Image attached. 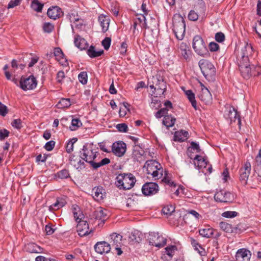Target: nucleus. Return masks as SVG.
I'll return each mask as SVG.
<instances>
[{
	"instance_id": "obj_38",
	"label": "nucleus",
	"mask_w": 261,
	"mask_h": 261,
	"mask_svg": "<svg viewBox=\"0 0 261 261\" xmlns=\"http://www.w3.org/2000/svg\"><path fill=\"white\" fill-rule=\"evenodd\" d=\"M200 236L205 238H211L213 234V229L211 228H202L199 230Z\"/></svg>"
},
{
	"instance_id": "obj_36",
	"label": "nucleus",
	"mask_w": 261,
	"mask_h": 261,
	"mask_svg": "<svg viewBox=\"0 0 261 261\" xmlns=\"http://www.w3.org/2000/svg\"><path fill=\"white\" fill-rule=\"evenodd\" d=\"M87 53L90 58H94L99 57L102 55L103 54V50H100L99 51H96L94 46L91 45L87 50Z\"/></svg>"
},
{
	"instance_id": "obj_55",
	"label": "nucleus",
	"mask_w": 261,
	"mask_h": 261,
	"mask_svg": "<svg viewBox=\"0 0 261 261\" xmlns=\"http://www.w3.org/2000/svg\"><path fill=\"white\" fill-rule=\"evenodd\" d=\"M10 132L5 128L0 129V140L3 141L9 136Z\"/></svg>"
},
{
	"instance_id": "obj_48",
	"label": "nucleus",
	"mask_w": 261,
	"mask_h": 261,
	"mask_svg": "<svg viewBox=\"0 0 261 261\" xmlns=\"http://www.w3.org/2000/svg\"><path fill=\"white\" fill-rule=\"evenodd\" d=\"M70 20L71 22H73L74 23H75L76 22H80L79 24H75V25L78 27L79 25L82 26L83 24V21L79 17V16L76 15H75L74 14H71V15H70Z\"/></svg>"
},
{
	"instance_id": "obj_5",
	"label": "nucleus",
	"mask_w": 261,
	"mask_h": 261,
	"mask_svg": "<svg viewBox=\"0 0 261 261\" xmlns=\"http://www.w3.org/2000/svg\"><path fill=\"white\" fill-rule=\"evenodd\" d=\"M147 167V174H151L155 179H159L163 175V170L161 169V165L155 161H148L145 163Z\"/></svg>"
},
{
	"instance_id": "obj_24",
	"label": "nucleus",
	"mask_w": 261,
	"mask_h": 261,
	"mask_svg": "<svg viewBox=\"0 0 261 261\" xmlns=\"http://www.w3.org/2000/svg\"><path fill=\"white\" fill-rule=\"evenodd\" d=\"M179 51L182 57L187 61H189L191 55V51L186 43L181 42L179 46Z\"/></svg>"
},
{
	"instance_id": "obj_27",
	"label": "nucleus",
	"mask_w": 261,
	"mask_h": 261,
	"mask_svg": "<svg viewBox=\"0 0 261 261\" xmlns=\"http://www.w3.org/2000/svg\"><path fill=\"white\" fill-rule=\"evenodd\" d=\"M74 43L75 45L81 50L86 49L88 45L86 40L79 35L75 36Z\"/></svg>"
},
{
	"instance_id": "obj_4",
	"label": "nucleus",
	"mask_w": 261,
	"mask_h": 261,
	"mask_svg": "<svg viewBox=\"0 0 261 261\" xmlns=\"http://www.w3.org/2000/svg\"><path fill=\"white\" fill-rule=\"evenodd\" d=\"M201 71L206 79L212 77L215 75L216 69L214 65L210 61L201 59L198 62Z\"/></svg>"
},
{
	"instance_id": "obj_15",
	"label": "nucleus",
	"mask_w": 261,
	"mask_h": 261,
	"mask_svg": "<svg viewBox=\"0 0 261 261\" xmlns=\"http://www.w3.org/2000/svg\"><path fill=\"white\" fill-rule=\"evenodd\" d=\"M159 191V186L155 182H146L142 188L143 194L145 196L156 194Z\"/></svg>"
},
{
	"instance_id": "obj_26",
	"label": "nucleus",
	"mask_w": 261,
	"mask_h": 261,
	"mask_svg": "<svg viewBox=\"0 0 261 261\" xmlns=\"http://www.w3.org/2000/svg\"><path fill=\"white\" fill-rule=\"evenodd\" d=\"M194 164L195 166L197 167L198 169L205 168L207 165L208 161L206 158L202 157L199 155H196L194 158Z\"/></svg>"
},
{
	"instance_id": "obj_50",
	"label": "nucleus",
	"mask_w": 261,
	"mask_h": 261,
	"mask_svg": "<svg viewBox=\"0 0 261 261\" xmlns=\"http://www.w3.org/2000/svg\"><path fill=\"white\" fill-rule=\"evenodd\" d=\"M238 213L235 211H225L222 214V216L226 218H232L236 217Z\"/></svg>"
},
{
	"instance_id": "obj_10",
	"label": "nucleus",
	"mask_w": 261,
	"mask_h": 261,
	"mask_svg": "<svg viewBox=\"0 0 261 261\" xmlns=\"http://www.w3.org/2000/svg\"><path fill=\"white\" fill-rule=\"evenodd\" d=\"M20 86L24 91L32 90L36 88L37 81L33 75H30L27 78L22 76L20 81Z\"/></svg>"
},
{
	"instance_id": "obj_6",
	"label": "nucleus",
	"mask_w": 261,
	"mask_h": 261,
	"mask_svg": "<svg viewBox=\"0 0 261 261\" xmlns=\"http://www.w3.org/2000/svg\"><path fill=\"white\" fill-rule=\"evenodd\" d=\"M149 245L154 246L158 248L164 246L167 243V240L158 232H152L149 234L148 238Z\"/></svg>"
},
{
	"instance_id": "obj_21",
	"label": "nucleus",
	"mask_w": 261,
	"mask_h": 261,
	"mask_svg": "<svg viewBox=\"0 0 261 261\" xmlns=\"http://www.w3.org/2000/svg\"><path fill=\"white\" fill-rule=\"evenodd\" d=\"M47 14L50 18L55 20L61 17L63 13L59 7L53 6L48 9Z\"/></svg>"
},
{
	"instance_id": "obj_63",
	"label": "nucleus",
	"mask_w": 261,
	"mask_h": 261,
	"mask_svg": "<svg viewBox=\"0 0 261 261\" xmlns=\"http://www.w3.org/2000/svg\"><path fill=\"white\" fill-rule=\"evenodd\" d=\"M215 39L218 42H222L225 40V35L222 32L217 33L215 35Z\"/></svg>"
},
{
	"instance_id": "obj_41",
	"label": "nucleus",
	"mask_w": 261,
	"mask_h": 261,
	"mask_svg": "<svg viewBox=\"0 0 261 261\" xmlns=\"http://www.w3.org/2000/svg\"><path fill=\"white\" fill-rule=\"evenodd\" d=\"M71 105L70 99L62 98L57 104V107L59 109H63L69 107Z\"/></svg>"
},
{
	"instance_id": "obj_64",
	"label": "nucleus",
	"mask_w": 261,
	"mask_h": 261,
	"mask_svg": "<svg viewBox=\"0 0 261 261\" xmlns=\"http://www.w3.org/2000/svg\"><path fill=\"white\" fill-rule=\"evenodd\" d=\"M22 0H12L11 1L8 5V8H13L16 6H17L20 5V3L21 2Z\"/></svg>"
},
{
	"instance_id": "obj_42",
	"label": "nucleus",
	"mask_w": 261,
	"mask_h": 261,
	"mask_svg": "<svg viewBox=\"0 0 261 261\" xmlns=\"http://www.w3.org/2000/svg\"><path fill=\"white\" fill-rule=\"evenodd\" d=\"M220 228L226 232H231L232 231L231 225L225 222H221L219 223Z\"/></svg>"
},
{
	"instance_id": "obj_52",
	"label": "nucleus",
	"mask_w": 261,
	"mask_h": 261,
	"mask_svg": "<svg viewBox=\"0 0 261 261\" xmlns=\"http://www.w3.org/2000/svg\"><path fill=\"white\" fill-rule=\"evenodd\" d=\"M11 125L13 127L19 129L22 127V121L20 119H14L12 121Z\"/></svg>"
},
{
	"instance_id": "obj_31",
	"label": "nucleus",
	"mask_w": 261,
	"mask_h": 261,
	"mask_svg": "<svg viewBox=\"0 0 261 261\" xmlns=\"http://www.w3.org/2000/svg\"><path fill=\"white\" fill-rule=\"evenodd\" d=\"M66 204V202L65 199L62 198H57L56 202L49 206V210L50 211L58 210L65 206Z\"/></svg>"
},
{
	"instance_id": "obj_51",
	"label": "nucleus",
	"mask_w": 261,
	"mask_h": 261,
	"mask_svg": "<svg viewBox=\"0 0 261 261\" xmlns=\"http://www.w3.org/2000/svg\"><path fill=\"white\" fill-rule=\"evenodd\" d=\"M54 54L58 60L60 61L62 59H63L64 54L60 48H55Z\"/></svg>"
},
{
	"instance_id": "obj_1",
	"label": "nucleus",
	"mask_w": 261,
	"mask_h": 261,
	"mask_svg": "<svg viewBox=\"0 0 261 261\" xmlns=\"http://www.w3.org/2000/svg\"><path fill=\"white\" fill-rule=\"evenodd\" d=\"M116 186L120 189L129 190L135 184V177L132 173H122L119 174L116 177Z\"/></svg>"
},
{
	"instance_id": "obj_46",
	"label": "nucleus",
	"mask_w": 261,
	"mask_h": 261,
	"mask_svg": "<svg viewBox=\"0 0 261 261\" xmlns=\"http://www.w3.org/2000/svg\"><path fill=\"white\" fill-rule=\"evenodd\" d=\"M175 211V207L172 205H167L165 206L163 209V213L167 215H171Z\"/></svg>"
},
{
	"instance_id": "obj_47",
	"label": "nucleus",
	"mask_w": 261,
	"mask_h": 261,
	"mask_svg": "<svg viewBox=\"0 0 261 261\" xmlns=\"http://www.w3.org/2000/svg\"><path fill=\"white\" fill-rule=\"evenodd\" d=\"M56 176L61 179H65L69 177V171L67 169H63L56 174Z\"/></svg>"
},
{
	"instance_id": "obj_7",
	"label": "nucleus",
	"mask_w": 261,
	"mask_h": 261,
	"mask_svg": "<svg viewBox=\"0 0 261 261\" xmlns=\"http://www.w3.org/2000/svg\"><path fill=\"white\" fill-rule=\"evenodd\" d=\"M250 171L251 164L247 161L239 170V180L242 185L245 186L247 184Z\"/></svg>"
},
{
	"instance_id": "obj_39",
	"label": "nucleus",
	"mask_w": 261,
	"mask_h": 261,
	"mask_svg": "<svg viewBox=\"0 0 261 261\" xmlns=\"http://www.w3.org/2000/svg\"><path fill=\"white\" fill-rule=\"evenodd\" d=\"M31 7L33 10L37 12H41L43 4L40 3L38 0H33Z\"/></svg>"
},
{
	"instance_id": "obj_56",
	"label": "nucleus",
	"mask_w": 261,
	"mask_h": 261,
	"mask_svg": "<svg viewBox=\"0 0 261 261\" xmlns=\"http://www.w3.org/2000/svg\"><path fill=\"white\" fill-rule=\"evenodd\" d=\"M8 112L7 107L0 101V115L4 117L8 114Z\"/></svg>"
},
{
	"instance_id": "obj_30",
	"label": "nucleus",
	"mask_w": 261,
	"mask_h": 261,
	"mask_svg": "<svg viewBox=\"0 0 261 261\" xmlns=\"http://www.w3.org/2000/svg\"><path fill=\"white\" fill-rule=\"evenodd\" d=\"M72 211L76 222L83 219L85 217L83 212L81 211L80 207L77 205H73L72 206Z\"/></svg>"
},
{
	"instance_id": "obj_12",
	"label": "nucleus",
	"mask_w": 261,
	"mask_h": 261,
	"mask_svg": "<svg viewBox=\"0 0 261 261\" xmlns=\"http://www.w3.org/2000/svg\"><path fill=\"white\" fill-rule=\"evenodd\" d=\"M239 67L241 73L244 79H247L252 75L253 71L249 62L239 60Z\"/></svg>"
},
{
	"instance_id": "obj_17",
	"label": "nucleus",
	"mask_w": 261,
	"mask_h": 261,
	"mask_svg": "<svg viewBox=\"0 0 261 261\" xmlns=\"http://www.w3.org/2000/svg\"><path fill=\"white\" fill-rule=\"evenodd\" d=\"M251 252L245 248L239 249L236 254V261H249L251 258Z\"/></svg>"
},
{
	"instance_id": "obj_40",
	"label": "nucleus",
	"mask_w": 261,
	"mask_h": 261,
	"mask_svg": "<svg viewBox=\"0 0 261 261\" xmlns=\"http://www.w3.org/2000/svg\"><path fill=\"white\" fill-rule=\"evenodd\" d=\"M190 147L188 148V155L190 158V159H192L193 157L192 156L191 153H189L191 149H193L196 151V152L199 153L201 151V149L198 143H197L195 142H191L190 143Z\"/></svg>"
},
{
	"instance_id": "obj_61",
	"label": "nucleus",
	"mask_w": 261,
	"mask_h": 261,
	"mask_svg": "<svg viewBox=\"0 0 261 261\" xmlns=\"http://www.w3.org/2000/svg\"><path fill=\"white\" fill-rule=\"evenodd\" d=\"M162 181L171 187L176 186V184L173 181H172L169 177L167 176L166 174L165 177L162 180Z\"/></svg>"
},
{
	"instance_id": "obj_45",
	"label": "nucleus",
	"mask_w": 261,
	"mask_h": 261,
	"mask_svg": "<svg viewBox=\"0 0 261 261\" xmlns=\"http://www.w3.org/2000/svg\"><path fill=\"white\" fill-rule=\"evenodd\" d=\"M177 250V248L174 245H171L168 246L165 248V253L171 258L174 254L175 250Z\"/></svg>"
},
{
	"instance_id": "obj_2",
	"label": "nucleus",
	"mask_w": 261,
	"mask_h": 261,
	"mask_svg": "<svg viewBox=\"0 0 261 261\" xmlns=\"http://www.w3.org/2000/svg\"><path fill=\"white\" fill-rule=\"evenodd\" d=\"M192 46L195 53L199 56L203 57L209 56L206 45L200 36L196 35L193 38Z\"/></svg>"
},
{
	"instance_id": "obj_59",
	"label": "nucleus",
	"mask_w": 261,
	"mask_h": 261,
	"mask_svg": "<svg viewBox=\"0 0 261 261\" xmlns=\"http://www.w3.org/2000/svg\"><path fill=\"white\" fill-rule=\"evenodd\" d=\"M188 18L192 21H196L198 18V15L193 10H191L188 14Z\"/></svg>"
},
{
	"instance_id": "obj_18",
	"label": "nucleus",
	"mask_w": 261,
	"mask_h": 261,
	"mask_svg": "<svg viewBox=\"0 0 261 261\" xmlns=\"http://www.w3.org/2000/svg\"><path fill=\"white\" fill-rule=\"evenodd\" d=\"M76 226L78 234L83 237L89 234V224L87 222L83 219L77 221Z\"/></svg>"
},
{
	"instance_id": "obj_37",
	"label": "nucleus",
	"mask_w": 261,
	"mask_h": 261,
	"mask_svg": "<svg viewBox=\"0 0 261 261\" xmlns=\"http://www.w3.org/2000/svg\"><path fill=\"white\" fill-rule=\"evenodd\" d=\"M98 21L102 28V31L103 33L106 32L108 30L109 26V21L108 19L106 18L105 16L101 15L98 17Z\"/></svg>"
},
{
	"instance_id": "obj_49",
	"label": "nucleus",
	"mask_w": 261,
	"mask_h": 261,
	"mask_svg": "<svg viewBox=\"0 0 261 261\" xmlns=\"http://www.w3.org/2000/svg\"><path fill=\"white\" fill-rule=\"evenodd\" d=\"M79 80L82 84L85 85L87 83L88 75L86 72L83 71L80 73L78 75Z\"/></svg>"
},
{
	"instance_id": "obj_60",
	"label": "nucleus",
	"mask_w": 261,
	"mask_h": 261,
	"mask_svg": "<svg viewBox=\"0 0 261 261\" xmlns=\"http://www.w3.org/2000/svg\"><path fill=\"white\" fill-rule=\"evenodd\" d=\"M252 70H253V73H252V75H258L261 73V67L258 65H252Z\"/></svg>"
},
{
	"instance_id": "obj_13",
	"label": "nucleus",
	"mask_w": 261,
	"mask_h": 261,
	"mask_svg": "<svg viewBox=\"0 0 261 261\" xmlns=\"http://www.w3.org/2000/svg\"><path fill=\"white\" fill-rule=\"evenodd\" d=\"M224 117L229 120L230 123L238 121L239 125L241 124V119L237 110L232 107L227 108L224 114Z\"/></svg>"
},
{
	"instance_id": "obj_62",
	"label": "nucleus",
	"mask_w": 261,
	"mask_h": 261,
	"mask_svg": "<svg viewBox=\"0 0 261 261\" xmlns=\"http://www.w3.org/2000/svg\"><path fill=\"white\" fill-rule=\"evenodd\" d=\"M55 145V142L51 140L49 142H47L45 144V145L44 146V148L47 151H51L54 148Z\"/></svg>"
},
{
	"instance_id": "obj_44",
	"label": "nucleus",
	"mask_w": 261,
	"mask_h": 261,
	"mask_svg": "<svg viewBox=\"0 0 261 261\" xmlns=\"http://www.w3.org/2000/svg\"><path fill=\"white\" fill-rule=\"evenodd\" d=\"M82 125V122L79 119H73L71 121V125L70 129L71 130H75Z\"/></svg>"
},
{
	"instance_id": "obj_32",
	"label": "nucleus",
	"mask_w": 261,
	"mask_h": 261,
	"mask_svg": "<svg viewBox=\"0 0 261 261\" xmlns=\"http://www.w3.org/2000/svg\"><path fill=\"white\" fill-rule=\"evenodd\" d=\"M188 134L187 131L184 130L176 132L174 136V141L184 142L187 138Z\"/></svg>"
},
{
	"instance_id": "obj_19",
	"label": "nucleus",
	"mask_w": 261,
	"mask_h": 261,
	"mask_svg": "<svg viewBox=\"0 0 261 261\" xmlns=\"http://www.w3.org/2000/svg\"><path fill=\"white\" fill-rule=\"evenodd\" d=\"M92 217L94 219L100 220L102 223H104L109 217L108 212L107 210L100 207L93 212Z\"/></svg>"
},
{
	"instance_id": "obj_58",
	"label": "nucleus",
	"mask_w": 261,
	"mask_h": 261,
	"mask_svg": "<svg viewBox=\"0 0 261 261\" xmlns=\"http://www.w3.org/2000/svg\"><path fill=\"white\" fill-rule=\"evenodd\" d=\"M116 128L120 132L126 133L127 132L128 127L125 123H119L116 125Z\"/></svg>"
},
{
	"instance_id": "obj_54",
	"label": "nucleus",
	"mask_w": 261,
	"mask_h": 261,
	"mask_svg": "<svg viewBox=\"0 0 261 261\" xmlns=\"http://www.w3.org/2000/svg\"><path fill=\"white\" fill-rule=\"evenodd\" d=\"M54 28V25L49 22H45L43 25V31L48 33H50L53 30Z\"/></svg>"
},
{
	"instance_id": "obj_53",
	"label": "nucleus",
	"mask_w": 261,
	"mask_h": 261,
	"mask_svg": "<svg viewBox=\"0 0 261 261\" xmlns=\"http://www.w3.org/2000/svg\"><path fill=\"white\" fill-rule=\"evenodd\" d=\"M76 141V139L73 138L67 143L66 145V151L68 153H70L73 150V145Z\"/></svg>"
},
{
	"instance_id": "obj_22",
	"label": "nucleus",
	"mask_w": 261,
	"mask_h": 261,
	"mask_svg": "<svg viewBox=\"0 0 261 261\" xmlns=\"http://www.w3.org/2000/svg\"><path fill=\"white\" fill-rule=\"evenodd\" d=\"M198 97L200 100L207 104L211 102L212 95L209 90L203 85H202L201 90L198 94Z\"/></svg>"
},
{
	"instance_id": "obj_3",
	"label": "nucleus",
	"mask_w": 261,
	"mask_h": 261,
	"mask_svg": "<svg viewBox=\"0 0 261 261\" xmlns=\"http://www.w3.org/2000/svg\"><path fill=\"white\" fill-rule=\"evenodd\" d=\"M96 152L94 151L91 145L86 144L80 152V156L83 160L89 163L92 166L94 163L93 160L96 158Z\"/></svg>"
},
{
	"instance_id": "obj_25",
	"label": "nucleus",
	"mask_w": 261,
	"mask_h": 261,
	"mask_svg": "<svg viewBox=\"0 0 261 261\" xmlns=\"http://www.w3.org/2000/svg\"><path fill=\"white\" fill-rule=\"evenodd\" d=\"M25 250L31 253H41L43 252V248L34 243H29L25 245Z\"/></svg>"
},
{
	"instance_id": "obj_29",
	"label": "nucleus",
	"mask_w": 261,
	"mask_h": 261,
	"mask_svg": "<svg viewBox=\"0 0 261 261\" xmlns=\"http://www.w3.org/2000/svg\"><path fill=\"white\" fill-rule=\"evenodd\" d=\"M103 189L101 187H94L92 189V196L93 198L96 201H100L103 199Z\"/></svg>"
},
{
	"instance_id": "obj_20",
	"label": "nucleus",
	"mask_w": 261,
	"mask_h": 261,
	"mask_svg": "<svg viewBox=\"0 0 261 261\" xmlns=\"http://www.w3.org/2000/svg\"><path fill=\"white\" fill-rule=\"evenodd\" d=\"M94 249L97 253L101 254L107 253L111 250V245L105 241L99 242L95 245Z\"/></svg>"
},
{
	"instance_id": "obj_16",
	"label": "nucleus",
	"mask_w": 261,
	"mask_h": 261,
	"mask_svg": "<svg viewBox=\"0 0 261 261\" xmlns=\"http://www.w3.org/2000/svg\"><path fill=\"white\" fill-rule=\"evenodd\" d=\"M253 47L250 44L246 43L241 49L240 55H239V60H243L245 62H249V56L253 53Z\"/></svg>"
},
{
	"instance_id": "obj_11",
	"label": "nucleus",
	"mask_w": 261,
	"mask_h": 261,
	"mask_svg": "<svg viewBox=\"0 0 261 261\" xmlns=\"http://www.w3.org/2000/svg\"><path fill=\"white\" fill-rule=\"evenodd\" d=\"M214 199L217 202H231L234 200V195L229 192L221 190L215 194Z\"/></svg>"
},
{
	"instance_id": "obj_9",
	"label": "nucleus",
	"mask_w": 261,
	"mask_h": 261,
	"mask_svg": "<svg viewBox=\"0 0 261 261\" xmlns=\"http://www.w3.org/2000/svg\"><path fill=\"white\" fill-rule=\"evenodd\" d=\"M161 73H162L161 71L158 72L157 74L152 77V83L157 87V91H159L160 95L163 94L166 90V83Z\"/></svg>"
},
{
	"instance_id": "obj_43",
	"label": "nucleus",
	"mask_w": 261,
	"mask_h": 261,
	"mask_svg": "<svg viewBox=\"0 0 261 261\" xmlns=\"http://www.w3.org/2000/svg\"><path fill=\"white\" fill-rule=\"evenodd\" d=\"M110 159L106 158L103 159L99 163L94 162L92 167H93V169H96L101 166L108 164L109 163H110Z\"/></svg>"
},
{
	"instance_id": "obj_34",
	"label": "nucleus",
	"mask_w": 261,
	"mask_h": 261,
	"mask_svg": "<svg viewBox=\"0 0 261 261\" xmlns=\"http://www.w3.org/2000/svg\"><path fill=\"white\" fill-rule=\"evenodd\" d=\"M176 119L171 115H165L163 121V124L167 128L172 127L175 122Z\"/></svg>"
},
{
	"instance_id": "obj_14",
	"label": "nucleus",
	"mask_w": 261,
	"mask_h": 261,
	"mask_svg": "<svg viewBox=\"0 0 261 261\" xmlns=\"http://www.w3.org/2000/svg\"><path fill=\"white\" fill-rule=\"evenodd\" d=\"M126 145L123 141H119L113 143L112 145V152L117 156H122L126 152Z\"/></svg>"
},
{
	"instance_id": "obj_28",
	"label": "nucleus",
	"mask_w": 261,
	"mask_h": 261,
	"mask_svg": "<svg viewBox=\"0 0 261 261\" xmlns=\"http://www.w3.org/2000/svg\"><path fill=\"white\" fill-rule=\"evenodd\" d=\"M111 246L115 247L117 246H121V241L122 237L119 234L116 233H113L110 236Z\"/></svg>"
},
{
	"instance_id": "obj_8",
	"label": "nucleus",
	"mask_w": 261,
	"mask_h": 261,
	"mask_svg": "<svg viewBox=\"0 0 261 261\" xmlns=\"http://www.w3.org/2000/svg\"><path fill=\"white\" fill-rule=\"evenodd\" d=\"M179 17L180 20L178 22H173V31L176 38L181 40L184 37L186 24L184 18L181 17Z\"/></svg>"
},
{
	"instance_id": "obj_57",
	"label": "nucleus",
	"mask_w": 261,
	"mask_h": 261,
	"mask_svg": "<svg viewBox=\"0 0 261 261\" xmlns=\"http://www.w3.org/2000/svg\"><path fill=\"white\" fill-rule=\"evenodd\" d=\"M111 39L110 37L105 38L101 42L102 45L106 50H108L110 46Z\"/></svg>"
},
{
	"instance_id": "obj_23",
	"label": "nucleus",
	"mask_w": 261,
	"mask_h": 261,
	"mask_svg": "<svg viewBox=\"0 0 261 261\" xmlns=\"http://www.w3.org/2000/svg\"><path fill=\"white\" fill-rule=\"evenodd\" d=\"M142 241L141 232L138 230L132 232L128 236V241L130 244H137Z\"/></svg>"
},
{
	"instance_id": "obj_33",
	"label": "nucleus",
	"mask_w": 261,
	"mask_h": 261,
	"mask_svg": "<svg viewBox=\"0 0 261 261\" xmlns=\"http://www.w3.org/2000/svg\"><path fill=\"white\" fill-rule=\"evenodd\" d=\"M74 155L70 156L69 160L70 161V163L72 165L74 166V167L76 168L78 170H81L85 168V164L83 161L82 160H79L76 163V161L74 160Z\"/></svg>"
},
{
	"instance_id": "obj_35",
	"label": "nucleus",
	"mask_w": 261,
	"mask_h": 261,
	"mask_svg": "<svg viewBox=\"0 0 261 261\" xmlns=\"http://www.w3.org/2000/svg\"><path fill=\"white\" fill-rule=\"evenodd\" d=\"M185 93L191 103L192 107L197 110L196 101L195 100V94L191 90H185Z\"/></svg>"
}]
</instances>
